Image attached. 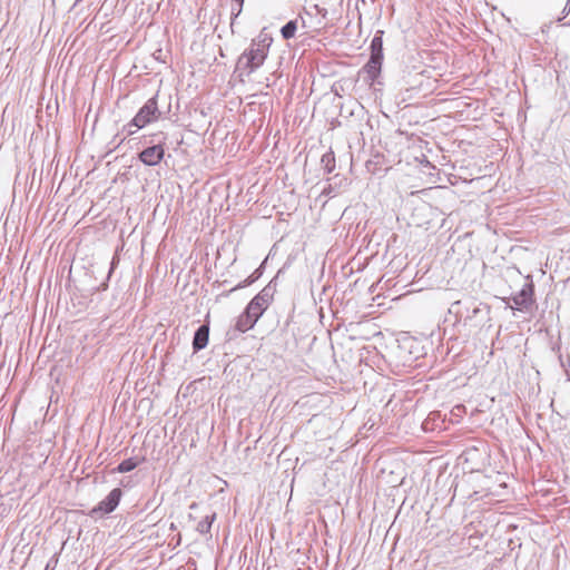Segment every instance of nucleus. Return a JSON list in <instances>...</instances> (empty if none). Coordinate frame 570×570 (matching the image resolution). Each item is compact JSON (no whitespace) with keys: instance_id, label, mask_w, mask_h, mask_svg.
<instances>
[{"instance_id":"obj_1","label":"nucleus","mask_w":570,"mask_h":570,"mask_svg":"<svg viewBox=\"0 0 570 570\" xmlns=\"http://www.w3.org/2000/svg\"><path fill=\"white\" fill-rule=\"evenodd\" d=\"M158 94L149 98L142 107L137 111L135 117L122 127V134L132 136L138 129L145 128L147 125L158 121L163 117V112L158 108Z\"/></svg>"},{"instance_id":"obj_2","label":"nucleus","mask_w":570,"mask_h":570,"mask_svg":"<svg viewBox=\"0 0 570 570\" xmlns=\"http://www.w3.org/2000/svg\"><path fill=\"white\" fill-rule=\"evenodd\" d=\"M267 51L268 46L264 42H253L238 58L236 70L240 76H249L264 63Z\"/></svg>"},{"instance_id":"obj_3","label":"nucleus","mask_w":570,"mask_h":570,"mask_svg":"<svg viewBox=\"0 0 570 570\" xmlns=\"http://www.w3.org/2000/svg\"><path fill=\"white\" fill-rule=\"evenodd\" d=\"M370 59L366 65L363 67V71L367 75V79L371 81L372 86L376 83L381 85L379 81V77L381 75L382 63L384 59L383 53V31H377L370 45Z\"/></svg>"},{"instance_id":"obj_4","label":"nucleus","mask_w":570,"mask_h":570,"mask_svg":"<svg viewBox=\"0 0 570 570\" xmlns=\"http://www.w3.org/2000/svg\"><path fill=\"white\" fill-rule=\"evenodd\" d=\"M150 140L151 145L144 148L138 154V159L146 166L155 167L160 164L165 156V142L167 135L163 131L154 134Z\"/></svg>"},{"instance_id":"obj_5","label":"nucleus","mask_w":570,"mask_h":570,"mask_svg":"<svg viewBox=\"0 0 570 570\" xmlns=\"http://www.w3.org/2000/svg\"><path fill=\"white\" fill-rule=\"evenodd\" d=\"M276 291L274 279H272L246 306L249 314L259 318L271 304Z\"/></svg>"},{"instance_id":"obj_6","label":"nucleus","mask_w":570,"mask_h":570,"mask_svg":"<svg viewBox=\"0 0 570 570\" xmlns=\"http://www.w3.org/2000/svg\"><path fill=\"white\" fill-rule=\"evenodd\" d=\"M121 497L122 491L120 488L112 489L109 494L90 511V515H105L114 512L118 507Z\"/></svg>"},{"instance_id":"obj_7","label":"nucleus","mask_w":570,"mask_h":570,"mask_svg":"<svg viewBox=\"0 0 570 570\" xmlns=\"http://www.w3.org/2000/svg\"><path fill=\"white\" fill-rule=\"evenodd\" d=\"M533 293L534 285L530 281L524 283L522 288L518 293L512 295L510 299L513 302L518 311L529 309L533 304Z\"/></svg>"},{"instance_id":"obj_8","label":"nucleus","mask_w":570,"mask_h":570,"mask_svg":"<svg viewBox=\"0 0 570 570\" xmlns=\"http://www.w3.org/2000/svg\"><path fill=\"white\" fill-rule=\"evenodd\" d=\"M208 337H209V325L203 324L200 325L193 337V350L194 352H199L203 348H205L208 344Z\"/></svg>"},{"instance_id":"obj_9","label":"nucleus","mask_w":570,"mask_h":570,"mask_svg":"<svg viewBox=\"0 0 570 570\" xmlns=\"http://www.w3.org/2000/svg\"><path fill=\"white\" fill-rule=\"evenodd\" d=\"M258 320L259 318H256V316H254L253 314H249L248 309L245 308L244 313L240 314L237 318L236 330L245 333V332L249 331L250 328H253Z\"/></svg>"},{"instance_id":"obj_10","label":"nucleus","mask_w":570,"mask_h":570,"mask_svg":"<svg viewBox=\"0 0 570 570\" xmlns=\"http://www.w3.org/2000/svg\"><path fill=\"white\" fill-rule=\"evenodd\" d=\"M266 261L267 258H265V261H263V263L244 282L239 283L234 289L249 286L257 279H259L264 274Z\"/></svg>"},{"instance_id":"obj_11","label":"nucleus","mask_w":570,"mask_h":570,"mask_svg":"<svg viewBox=\"0 0 570 570\" xmlns=\"http://www.w3.org/2000/svg\"><path fill=\"white\" fill-rule=\"evenodd\" d=\"M216 519V513H212L210 515H206L203 520H200L197 524V531L202 534H207L210 532L212 524Z\"/></svg>"},{"instance_id":"obj_12","label":"nucleus","mask_w":570,"mask_h":570,"mask_svg":"<svg viewBox=\"0 0 570 570\" xmlns=\"http://www.w3.org/2000/svg\"><path fill=\"white\" fill-rule=\"evenodd\" d=\"M138 465V460H136L135 458H129L121 461L115 470L119 473H127L136 469Z\"/></svg>"},{"instance_id":"obj_13","label":"nucleus","mask_w":570,"mask_h":570,"mask_svg":"<svg viewBox=\"0 0 570 570\" xmlns=\"http://www.w3.org/2000/svg\"><path fill=\"white\" fill-rule=\"evenodd\" d=\"M321 164L327 174L335 169V156L333 151L325 153L321 158Z\"/></svg>"},{"instance_id":"obj_14","label":"nucleus","mask_w":570,"mask_h":570,"mask_svg":"<svg viewBox=\"0 0 570 570\" xmlns=\"http://www.w3.org/2000/svg\"><path fill=\"white\" fill-rule=\"evenodd\" d=\"M296 30H297L296 21L291 20L282 27L281 33L285 40H289L295 36Z\"/></svg>"},{"instance_id":"obj_15","label":"nucleus","mask_w":570,"mask_h":570,"mask_svg":"<svg viewBox=\"0 0 570 570\" xmlns=\"http://www.w3.org/2000/svg\"><path fill=\"white\" fill-rule=\"evenodd\" d=\"M570 12V0L567 1L563 10H562V18L567 17Z\"/></svg>"},{"instance_id":"obj_16","label":"nucleus","mask_w":570,"mask_h":570,"mask_svg":"<svg viewBox=\"0 0 570 570\" xmlns=\"http://www.w3.org/2000/svg\"><path fill=\"white\" fill-rule=\"evenodd\" d=\"M116 263H117V261H116V258L114 257V258H112V261H111V263H110V268H109V272H108V275H107V281L110 278V275H111V273H112V272H114V269H115Z\"/></svg>"},{"instance_id":"obj_17","label":"nucleus","mask_w":570,"mask_h":570,"mask_svg":"<svg viewBox=\"0 0 570 570\" xmlns=\"http://www.w3.org/2000/svg\"><path fill=\"white\" fill-rule=\"evenodd\" d=\"M318 13H321L323 17H326L327 10L324 8H320L317 4L314 7Z\"/></svg>"},{"instance_id":"obj_18","label":"nucleus","mask_w":570,"mask_h":570,"mask_svg":"<svg viewBox=\"0 0 570 570\" xmlns=\"http://www.w3.org/2000/svg\"><path fill=\"white\" fill-rule=\"evenodd\" d=\"M235 1H236V2H237V4H238V10H237V12H236V13H234V14H235V17H237V16L240 13V11H242L244 0H235Z\"/></svg>"},{"instance_id":"obj_19","label":"nucleus","mask_w":570,"mask_h":570,"mask_svg":"<svg viewBox=\"0 0 570 570\" xmlns=\"http://www.w3.org/2000/svg\"><path fill=\"white\" fill-rule=\"evenodd\" d=\"M108 287V284H107V281L105 283L101 284L100 288L101 291H106Z\"/></svg>"}]
</instances>
